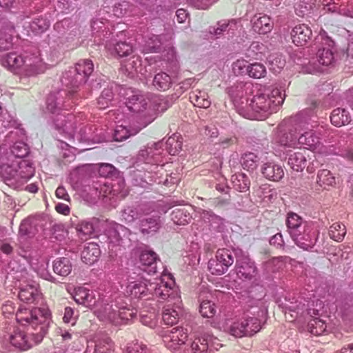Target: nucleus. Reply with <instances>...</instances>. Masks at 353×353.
<instances>
[{"instance_id":"nucleus-1","label":"nucleus","mask_w":353,"mask_h":353,"mask_svg":"<svg viewBox=\"0 0 353 353\" xmlns=\"http://www.w3.org/2000/svg\"><path fill=\"white\" fill-rule=\"evenodd\" d=\"M16 319L26 331L17 328L9 336L11 345L20 350H27L33 345L41 342L47 334L51 321L48 308L32 309L20 306L16 312Z\"/></svg>"},{"instance_id":"nucleus-2","label":"nucleus","mask_w":353,"mask_h":353,"mask_svg":"<svg viewBox=\"0 0 353 353\" xmlns=\"http://www.w3.org/2000/svg\"><path fill=\"white\" fill-rule=\"evenodd\" d=\"M54 128L69 138L77 137L80 141L99 143L105 139L103 129L94 124L87 123L85 116L82 112L58 116L54 119Z\"/></svg>"},{"instance_id":"nucleus-3","label":"nucleus","mask_w":353,"mask_h":353,"mask_svg":"<svg viewBox=\"0 0 353 353\" xmlns=\"http://www.w3.org/2000/svg\"><path fill=\"white\" fill-rule=\"evenodd\" d=\"M127 292L134 298L165 300L170 297L179 301V291L170 274H163L153 281L143 279L130 282L127 286Z\"/></svg>"},{"instance_id":"nucleus-4","label":"nucleus","mask_w":353,"mask_h":353,"mask_svg":"<svg viewBox=\"0 0 353 353\" xmlns=\"http://www.w3.org/2000/svg\"><path fill=\"white\" fill-rule=\"evenodd\" d=\"M285 94L282 87L269 86L249 100L247 118L264 120L276 112L283 103Z\"/></svg>"},{"instance_id":"nucleus-5","label":"nucleus","mask_w":353,"mask_h":353,"mask_svg":"<svg viewBox=\"0 0 353 353\" xmlns=\"http://www.w3.org/2000/svg\"><path fill=\"white\" fill-rule=\"evenodd\" d=\"M312 116L313 110L308 109L284 119L277 127L275 144L284 149L299 148V134L307 129Z\"/></svg>"},{"instance_id":"nucleus-6","label":"nucleus","mask_w":353,"mask_h":353,"mask_svg":"<svg viewBox=\"0 0 353 353\" xmlns=\"http://www.w3.org/2000/svg\"><path fill=\"white\" fill-rule=\"evenodd\" d=\"M128 297L119 296L109 301L103 297L94 310L97 316L103 321H109L115 325L126 324L137 317V310L128 302Z\"/></svg>"},{"instance_id":"nucleus-7","label":"nucleus","mask_w":353,"mask_h":353,"mask_svg":"<svg viewBox=\"0 0 353 353\" xmlns=\"http://www.w3.org/2000/svg\"><path fill=\"white\" fill-rule=\"evenodd\" d=\"M93 70L94 64L91 60H80L74 68H70L63 74L61 83L72 94H77L81 98L86 97L92 91L88 81Z\"/></svg>"},{"instance_id":"nucleus-8","label":"nucleus","mask_w":353,"mask_h":353,"mask_svg":"<svg viewBox=\"0 0 353 353\" xmlns=\"http://www.w3.org/2000/svg\"><path fill=\"white\" fill-rule=\"evenodd\" d=\"M285 224L291 239L298 247L307 251L314 248L319 232L312 223L290 212L287 214Z\"/></svg>"},{"instance_id":"nucleus-9","label":"nucleus","mask_w":353,"mask_h":353,"mask_svg":"<svg viewBox=\"0 0 353 353\" xmlns=\"http://www.w3.org/2000/svg\"><path fill=\"white\" fill-rule=\"evenodd\" d=\"M314 46L318 50L307 63H303V69L305 72L314 73L323 70V66L334 65L336 61V49L333 40L325 35V32L321 33L314 39Z\"/></svg>"},{"instance_id":"nucleus-10","label":"nucleus","mask_w":353,"mask_h":353,"mask_svg":"<svg viewBox=\"0 0 353 353\" xmlns=\"http://www.w3.org/2000/svg\"><path fill=\"white\" fill-rule=\"evenodd\" d=\"M1 175L4 183L13 189H20L34 174V168L25 160L12 161L10 163V154L8 162L1 167Z\"/></svg>"},{"instance_id":"nucleus-11","label":"nucleus","mask_w":353,"mask_h":353,"mask_svg":"<svg viewBox=\"0 0 353 353\" xmlns=\"http://www.w3.org/2000/svg\"><path fill=\"white\" fill-rule=\"evenodd\" d=\"M72 94L66 90H59L56 92L50 93L46 99V108L47 110L52 114L51 119L54 124V119L60 115L68 116L69 113L67 112L69 108L72 106L70 102V96Z\"/></svg>"},{"instance_id":"nucleus-12","label":"nucleus","mask_w":353,"mask_h":353,"mask_svg":"<svg viewBox=\"0 0 353 353\" xmlns=\"http://www.w3.org/2000/svg\"><path fill=\"white\" fill-rule=\"evenodd\" d=\"M117 88L118 96L123 101L129 111L139 114L146 110L148 99L141 91L123 85Z\"/></svg>"},{"instance_id":"nucleus-13","label":"nucleus","mask_w":353,"mask_h":353,"mask_svg":"<svg viewBox=\"0 0 353 353\" xmlns=\"http://www.w3.org/2000/svg\"><path fill=\"white\" fill-rule=\"evenodd\" d=\"M252 85L250 83L237 82L227 88V93L230 97L239 114L248 115V94L252 92Z\"/></svg>"},{"instance_id":"nucleus-14","label":"nucleus","mask_w":353,"mask_h":353,"mask_svg":"<svg viewBox=\"0 0 353 353\" xmlns=\"http://www.w3.org/2000/svg\"><path fill=\"white\" fill-rule=\"evenodd\" d=\"M22 75L31 77L43 72L46 66L39 50L34 46L23 50Z\"/></svg>"},{"instance_id":"nucleus-15","label":"nucleus","mask_w":353,"mask_h":353,"mask_svg":"<svg viewBox=\"0 0 353 353\" xmlns=\"http://www.w3.org/2000/svg\"><path fill=\"white\" fill-rule=\"evenodd\" d=\"M163 147V141L154 143L150 145L148 144L139 152L137 157V162L152 164L154 165V169H157L159 165H163L164 149Z\"/></svg>"},{"instance_id":"nucleus-16","label":"nucleus","mask_w":353,"mask_h":353,"mask_svg":"<svg viewBox=\"0 0 353 353\" xmlns=\"http://www.w3.org/2000/svg\"><path fill=\"white\" fill-rule=\"evenodd\" d=\"M234 263V258L228 250H219L214 259L208 263V268L212 274L221 275L225 273L228 268Z\"/></svg>"},{"instance_id":"nucleus-17","label":"nucleus","mask_w":353,"mask_h":353,"mask_svg":"<svg viewBox=\"0 0 353 353\" xmlns=\"http://www.w3.org/2000/svg\"><path fill=\"white\" fill-rule=\"evenodd\" d=\"M105 48L111 54H115L120 57H127L133 52V46L128 41L125 31H121L116 37L106 43Z\"/></svg>"},{"instance_id":"nucleus-18","label":"nucleus","mask_w":353,"mask_h":353,"mask_svg":"<svg viewBox=\"0 0 353 353\" xmlns=\"http://www.w3.org/2000/svg\"><path fill=\"white\" fill-rule=\"evenodd\" d=\"M235 272L239 279L243 281H250L256 275L257 270L254 263L248 256H237Z\"/></svg>"},{"instance_id":"nucleus-19","label":"nucleus","mask_w":353,"mask_h":353,"mask_svg":"<svg viewBox=\"0 0 353 353\" xmlns=\"http://www.w3.org/2000/svg\"><path fill=\"white\" fill-rule=\"evenodd\" d=\"M15 27L7 18L0 17V52L10 50L12 46Z\"/></svg>"},{"instance_id":"nucleus-20","label":"nucleus","mask_w":353,"mask_h":353,"mask_svg":"<svg viewBox=\"0 0 353 353\" xmlns=\"http://www.w3.org/2000/svg\"><path fill=\"white\" fill-rule=\"evenodd\" d=\"M43 219L40 215L31 216L22 221L19 227V233L23 236H34L43 230Z\"/></svg>"},{"instance_id":"nucleus-21","label":"nucleus","mask_w":353,"mask_h":353,"mask_svg":"<svg viewBox=\"0 0 353 353\" xmlns=\"http://www.w3.org/2000/svg\"><path fill=\"white\" fill-rule=\"evenodd\" d=\"M29 263L34 272L45 280L55 282V278L48 270V261L37 254L30 256Z\"/></svg>"},{"instance_id":"nucleus-22","label":"nucleus","mask_w":353,"mask_h":353,"mask_svg":"<svg viewBox=\"0 0 353 353\" xmlns=\"http://www.w3.org/2000/svg\"><path fill=\"white\" fill-rule=\"evenodd\" d=\"M179 295V301L172 298H168L165 300H173V305L167 304L163 307L162 312V319L165 324L168 325H173L176 323L179 316L181 314V308L180 307L181 300Z\"/></svg>"},{"instance_id":"nucleus-23","label":"nucleus","mask_w":353,"mask_h":353,"mask_svg":"<svg viewBox=\"0 0 353 353\" xmlns=\"http://www.w3.org/2000/svg\"><path fill=\"white\" fill-rule=\"evenodd\" d=\"M129 233L127 228L121 224H114L105 230L109 248L112 250L114 246L120 245L123 242V236Z\"/></svg>"},{"instance_id":"nucleus-24","label":"nucleus","mask_w":353,"mask_h":353,"mask_svg":"<svg viewBox=\"0 0 353 353\" xmlns=\"http://www.w3.org/2000/svg\"><path fill=\"white\" fill-rule=\"evenodd\" d=\"M252 314H255L257 313V316H249L248 315H245L241 319L243 321V324L245 325V330L247 334V336H252L259 332L261 329V321L258 317L263 316L266 311L264 309H259L256 307H252Z\"/></svg>"},{"instance_id":"nucleus-25","label":"nucleus","mask_w":353,"mask_h":353,"mask_svg":"<svg viewBox=\"0 0 353 353\" xmlns=\"http://www.w3.org/2000/svg\"><path fill=\"white\" fill-rule=\"evenodd\" d=\"M159 259L157 254L152 250H143L139 256V268L148 274L157 272V263Z\"/></svg>"},{"instance_id":"nucleus-26","label":"nucleus","mask_w":353,"mask_h":353,"mask_svg":"<svg viewBox=\"0 0 353 353\" xmlns=\"http://www.w3.org/2000/svg\"><path fill=\"white\" fill-rule=\"evenodd\" d=\"M23 52L20 54L10 52L0 58V64L8 70L22 74Z\"/></svg>"},{"instance_id":"nucleus-27","label":"nucleus","mask_w":353,"mask_h":353,"mask_svg":"<svg viewBox=\"0 0 353 353\" xmlns=\"http://www.w3.org/2000/svg\"><path fill=\"white\" fill-rule=\"evenodd\" d=\"M292 42L296 46H303L311 39L312 30L305 24L296 25L291 31Z\"/></svg>"},{"instance_id":"nucleus-28","label":"nucleus","mask_w":353,"mask_h":353,"mask_svg":"<svg viewBox=\"0 0 353 353\" xmlns=\"http://www.w3.org/2000/svg\"><path fill=\"white\" fill-rule=\"evenodd\" d=\"M261 172L265 179L273 181H279L284 176L282 166L273 161L264 163L261 167Z\"/></svg>"},{"instance_id":"nucleus-29","label":"nucleus","mask_w":353,"mask_h":353,"mask_svg":"<svg viewBox=\"0 0 353 353\" xmlns=\"http://www.w3.org/2000/svg\"><path fill=\"white\" fill-rule=\"evenodd\" d=\"M253 30L259 34H267L273 28V21L268 15L255 14L251 20Z\"/></svg>"},{"instance_id":"nucleus-30","label":"nucleus","mask_w":353,"mask_h":353,"mask_svg":"<svg viewBox=\"0 0 353 353\" xmlns=\"http://www.w3.org/2000/svg\"><path fill=\"white\" fill-rule=\"evenodd\" d=\"M101 254V250L97 243L94 242L87 243L81 252L82 261L88 265H92L97 261Z\"/></svg>"},{"instance_id":"nucleus-31","label":"nucleus","mask_w":353,"mask_h":353,"mask_svg":"<svg viewBox=\"0 0 353 353\" xmlns=\"http://www.w3.org/2000/svg\"><path fill=\"white\" fill-rule=\"evenodd\" d=\"M140 230L143 234H153L157 232L161 226L160 216L154 214L145 217L140 221Z\"/></svg>"},{"instance_id":"nucleus-32","label":"nucleus","mask_w":353,"mask_h":353,"mask_svg":"<svg viewBox=\"0 0 353 353\" xmlns=\"http://www.w3.org/2000/svg\"><path fill=\"white\" fill-rule=\"evenodd\" d=\"M19 299L26 303H32L39 297V292L35 283L21 287L19 294Z\"/></svg>"},{"instance_id":"nucleus-33","label":"nucleus","mask_w":353,"mask_h":353,"mask_svg":"<svg viewBox=\"0 0 353 353\" xmlns=\"http://www.w3.org/2000/svg\"><path fill=\"white\" fill-rule=\"evenodd\" d=\"M320 143V137L314 130H310L299 134V147L304 146L307 149L315 150Z\"/></svg>"},{"instance_id":"nucleus-34","label":"nucleus","mask_w":353,"mask_h":353,"mask_svg":"<svg viewBox=\"0 0 353 353\" xmlns=\"http://www.w3.org/2000/svg\"><path fill=\"white\" fill-rule=\"evenodd\" d=\"M116 87H123V85L111 83L110 86L102 91L97 100L99 108L105 109L108 108L113 101L114 96L118 95V89Z\"/></svg>"},{"instance_id":"nucleus-35","label":"nucleus","mask_w":353,"mask_h":353,"mask_svg":"<svg viewBox=\"0 0 353 353\" xmlns=\"http://www.w3.org/2000/svg\"><path fill=\"white\" fill-rule=\"evenodd\" d=\"M190 206H181L172 210L170 217L174 223L179 225L188 224L192 219Z\"/></svg>"},{"instance_id":"nucleus-36","label":"nucleus","mask_w":353,"mask_h":353,"mask_svg":"<svg viewBox=\"0 0 353 353\" xmlns=\"http://www.w3.org/2000/svg\"><path fill=\"white\" fill-rule=\"evenodd\" d=\"M286 308L290 311L296 314L294 318L298 316H303L305 314L310 315H318V310L314 309L308 308V303L306 305L303 303L301 300H296L295 302H290V304L286 305Z\"/></svg>"},{"instance_id":"nucleus-37","label":"nucleus","mask_w":353,"mask_h":353,"mask_svg":"<svg viewBox=\"0 0 353 353\" xmlns=\"http://www.w3.org/2000/svg\"><path fill=\"white\" fill-rule=\"evenodd\" d=\"M123 68L129 74H141L146 78V70L142 67L141 59L139 56L134 55L128 59L123 64Z\"/></svg>"},{"instance_id":"nucleus-38","label":"nucleus","mask_w":353,"mask_h":353,"mask_svg":"<svg viewBox=\"0 0 353 353\" xmlns=\"http://www.w3.org/2000/svg\"><path fill=\"white\" fill-rule=\"evenodd\" d=\"M113 347L114 343L110 338L104 336L95 341L93 352L90 346L88 345L85 353H110L113 350Z\"/></svg>"},{"instance_id":"nucleus-39","label":"nucleus","mask_w":353,"mask_h":353,"mask_svg":"<svg viewBox=\"0 0 353 353\" xmlns=\"http://www.w3.org/2000/svg\"><path fill=\"white\" fill-rule=\"evenodd\" d=\"M164 35H148L145 39L143 52L145 53L159 52L162 49Z\"/></svg>"},{"instance_id":"nucleus-40","label":"nucleus","mask_w":353,"mask_h":353,"mask_svg":"<svg viewBox=\"0 0 353 353\" xmlns=\"http://www.w3.org/2000/svg\"><path fill=\"white\" fill-rule=\"evenodd\" d=\"M53 271L57 275L66 276L72 271V265L70 260L66 257H60L53 261Z\"/></svg>"},{"instance_id":"nucleus-41","label":"nucleus","mask_w":353,"mask_h":353,"mask_svg":"<svg viewBox=\"0 0 353 353\" xmlns=\"http://www.w3.org/2000/svg\"><path fill=\"white\" fill-rule=\"evenodd\" d=\"M330 121L334 125L341 127L348 124L351 121V117L345 109L338 108L332 111Z\"/></svg>"},{"instance_id":"nucleus-42","label":"nucleus","mask_w":353,"mask_h":353,"mask_svg":"<svg viewBox=\"0 0 353 353\" xmlns=\"http://www.w3.org/2000/svg\"><path fill=\"white\" fill-rule=\"evenodd\" d=\"M163 340L167 348L173 352L179 350L182 345H187V342L178 339L174 328L163 336Z\"/></svg>"},{"instance_id":"nucleus-43","label":"nucleus","mask_w":353,"mask_h":353,"mask_svg":"<svg viewBox=\"0 0 353 353\" xmlns=\"http://www.w3.org/2000/svg\"><path fill=\"white\" fill-rule=\"evenodd\" d=\"M232 183L234 188L241 192H245L249 190L250 180L244 173L239 172L232 176Z\"/></svg>"},{"instance_id":"nucleus-44","label":"nucleus","mask_w":353,"mask_h":353,"mask_svg":"<svg viewBox=\"0 0 353 353\" xmlns=\"http://www.w3.org/2000/svg\"><path fill=\"white\" fill-rule=\"evenodd\" d=\"M190 99L194 106L201 108H208L211 104L208 94L203 90H196L192 92Z\"/></svg>"},{"instance_id":"nucleus-45","label":"nucleus","mask_w":353,"mask_h":353,"mask_svg":"<svg viewBox=\"0 0 353 353\" xmlns=\"http://www.w3.org/2000/svg\"><path fill=\"white\" fill-rule=\"evenodd\" d=\"M152 84L157 90L165 91L170 88L172 84V80L169 74L161 72L155 74Z\"/></svg>"},{"instance_id":"nucleus-46","label":"nucleus","mask_w":353,"mask_h":353,"mask_svg":"<svg viewBox=\"0 0 353 353\" xmlns=\"http://www.w3.org/2000/svg\"><path fill=\"white\" fill-rule=\"evenodd\" d=\"M284 57L279 53H272L268 57L269 69L274 73H279L285 65Z\"/></svg>"},{"instance_id":"nucleus-47","label":"nucleus","mask_w":353,"mask_h":353,"mask_svg":"<svg viewBox=\"0 0 353 353\" xmlns=\"http://www.w3.org/2000/svg\"><path fill=\"white\" fill-rule=\"evenodd\" d=\"M50 24V21L46 16L40 15L32 19L30 23V28L33 32L41 34L48 29Z\"/></svg>"},{"instance_id":"nucleus-48","label":"nucleus","mask_w":353,"mask_h":353,"mask_svg":"<svg viewBox=\"0 0 353 353\" xmlns=\"http://www.w3.org/2000/svg\"><path fill=\"white\" fill-rule=\"evenodd\" d=\"M306 157L301 152H294L289 156L288 165L295 171H301L306 166Z\"/></svg>"},{"instance_id":"nucleus-49","label":"nucleus","mask_w":353,"mask_h":353,"mask_svg":"<svg viewBox=\"0 0 353 353\" xmlns=\"http://www.w3.org/2000/svg\"><path fill=\"white\" fill-rule=\"evenodd\" d=\"M260 158L254 152H245L241 157V164L243 169L250 170H255L259 164Z\"/></svg>"},{"instance_id":"nucleus-50","label":"nucleus","mask_w":353,"mask_h":353,"mask_svg":"<svg viewBox=\"0 0 353 353\" xmlns=\"http://www.w3.org/2000/svg\"><path fill=\"white\" fill-rule=\"evenodd\" d=\"M333 154L341 156L347 161L353 162V143L347 142L342 143L341 141L338 143V147L334 148Z\"/></svg>"},{"instance_id":"nucleus-51","label":"nucleus","mask_w":353,"mask_h":353,"mask_svg":"<svg viewBox=\"0 0 353 353\" xmlns=\"http://www.w3.org/2000/svg\"><path fill=\"white\" fill-rule=\"evenodd\" d=\"M108 20L105 19L95 18L92 21L91 28L93 34L99 37L102 35L105 37L108 34Z\"/></svg>"},{"instance_id":"nucleus-52","label":"nucleus","mask_w":353,"mask_h":353,"mask_svg":"<svg viewBox=\"0 0 353 353\" xmlns=\"http://www.w3.org/2000/svg\"><path fill=\"white\" fill-rule=\"evenodd\" d=\"M199 300L201 301L199 312L203 317L212 318L213 317L216 312V307L214 303H212L209 300H204L201 295L199 296Z\"/></svg>"},{"instance_id":"nucleus-53","label":"nucleus","mask_w":353,"mask_h":353,"mask_svg":"<svg viewBox=\"0 0 353 353\" xmlns=\"http://www.w3.org/2000/svg\"><path fill=\"white\" fill-rule=\"evenodd\" d=\"M327 325L324 321L319 318L312 319L307 324L308 331L314 335H321L326 332Z\"/></svg>"},{"instance_id":"nucleus-54","label":"nucleus","mask_w":353,"mask_h":353,"mask_svg":"<svg viewBox=\"0 0 353 353\" xmlns=\"http://www.w3.org/2000/svg\"><path fill=\"white\" fill-rule=\"evenodd\" d=\"M346 234L345 226L343 223H334L329 229L330 237L338 242L342 241Z\"/></svg>"},{"instance_id":"nucleus-55","label":"nucleus","mask_w":353,"mask_h":353,"mask_svg":"<svg viewBox=\"0 0 353 353\" xmlns=\"http://www.w3.org/2000/svg\"><path fill=\"white\" fill-rule=\"evenodd\" d=\"M121 219L127 223H132L141 216L138 208L134 206H126L121 212Z\"/></svg>"},{"instance_id":"nucleus-56","label":"nucleus","mask_w":353,"mask_h":353,"mask_svg":"<svg viewBox=\"0 0 353 353\" xmlns=\"http://www.w3.org/2000/svg\"><path fill=\"white\" fill-rule=\"evenodd\" d=\"M317 183L320 186H332L335 184V178L330 171L326 169L319 170L317 174Z\"/></svg>"},{"instance_id":"nucleus-57","label":"nucleus","mask_w":353,"mask_h":353,"mask_svg":"<svg viewBox=\"0 0 353 353\" xmlns=\"http://www.w3.org/2000/svg\"><path fill=\"white\" fill-rule=\"evenodd\" d=\"M163 146L165 147V150L169 154L176 155L181 150L182 142L175 136L170 137L165 143H163Z\"/></svg>"},{"instance_id":"nucleus-58","label":"nucleus","mask_w":353,"mask_h":353,"mask_svg":"<svg viewBox=\"0 0 353 353\" xmlns=\"http://www.w3.org/2000/svg\"><path fill=\"white\" fill-rule=\"evenodd\" d=\"M248 75L253 79H261L266 74V68L265 65L261 63H250L248 66Z\"/></svg>"},{"instance_id":"nucleus-59","label":"nucleus","mask_w":353,"mask_h":353,"mask_svg":"<svg viewBox=\"0 0 353 353\" xmlns=\"http://www.w3.org/2000/svg\"><path fill=\"white\" fill-rule=\"evenodd\" d=\"M11 154L18 159L26 157L29 153V148L23 141H16L10 148Z\"/></svg>"},{"instance_id":"nucleus-60","label":"nucleus","mask_w":353,"mask_h":353,"mask_svg":"<svg viewBox=\"0 0 353 353\" xmlns=\"http://www.w3.org/2000/svg\"><path fill=\"white\" fill-rule=\"evenodd\" d=\"M102 298L99 292L90 290L86 295L83 305L94 310L101 303Z\"/></svg>"},{"instance_id":"nucleus-61","label":"nucleus","mask_w":353,"mask_h":353,"mask_svg":"<svg viewBox=\"0 0 353 353\" xmlns=\"http://www.w3.org/2000/svg\"><path fill=\"white\" fill-rule=\"evenodd\" d=\"M77 230L79 236L81 239H86L88 236L92 234L94 228L92 222L90 221H83L77 225Z\"/></svg>"},{"instance_id":"nucleus-62","label":"nucleus","mask_w":353,"mask_h":353,"mask_svg":"<svg viewBox=\"0 0 353 353\" xmlns=\"http://www.w3.org/2000/svg\"><path fill=\"white\" fill-rule=\"evenodd\" d=\"M73 26V21L70 18H65L54 24V30L59 35H64Z\"/></svg>"},{"instance_id":"nucleus-63","label":"nucleus","mask_w":353,"mask_h":353,"mask_svg":"<svg viewBox=\"0 0 353 353\" xmlns=\"http://www.w3.org/2000/svg\"><path fill=\"white\" fill-rule=\"evenodd\" d=\"M249 63L245 59H237L232 63V71L236 75L248 74Z\"/></svg>"},{"instance_id":"nucleus-64","label":"nucleus","mask_w":353,"mask_h":353,"mask_svg":"<svg viewBox=\"0 0 353 353\" xmlns=\"http://www.w3.org/2000/svg\"><path fill=\"white\" fill-rule=\"evenodd\" d=\"M244 325L241 319L234 321L230 325V333L235 337L246 336L247 334Z\"/></svg>"}]
</instances>
